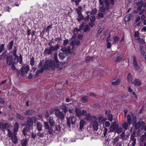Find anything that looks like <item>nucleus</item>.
Listing matches in <instances>:
<instances>
[{
  "mask_svg": "<svg viewBox=\"0 0 146 146\" xmlns=\"http://www.w3.org/2000/svg\"><path fill=\"white\" fill-rule=\"evenodd\" d=\"M80 41L78 40H74L72 41L71 43H70V46L71 45L72 46V50H73L74 48V46L76 45V46H78L80 44Z\"/></svg>",
  "mask_w": 146,
  "mask_h": 146,
  "instance_id": "nucleus-17",
  "label": "nucleus"
},
{
  "mask_svg": "<svg viewBox=\"0 0 146 146\" xmlns=\"http://www.w3.org/2000/svg\"><path fill=\"white\" fill-rule=\"evenodd\" d=\"M69 41L68 39H66L64 40L63 42V45L64 46H66L68 44Z\"/></svg>",
  "mask_w": 146,
  "mask_h": 146,
  "instance_id": "nucleus-51",
  "label": "nucleus"
},
{
  "mask_svg": "<svg viewBox=\"0 0 146 146\" xmlns=\"http://www.w3.org/2000/svg\"><path fill=\"white\" fill-rule=\"evenodd\" d=\"M44 124L45 128L47 132L50 135H53L54 131L53 129V126H49L48 123L46 122H44Z\"/></svg>",
  "mask_w": 146,
  "mask_h": 146,
  "instance_id": "nucleus-5",
  "label": "nucleus"
},
{
  "mask_svg": "<svg viewBox=\"0 0 146 146\" xmlns=\"http://www.w3.org/2000/svg\"><path fill=\"white\" fill-rule=\"evenodd\" d=\"M131 14H128L126 15L125 17L124 20L125 22H128L130 19Z\"/></svg>",
  "mask_w": 146,
  "mask_h": 146,
  "instance_id": "nucleus-35",
  "label": "nucleus"
},
{
  "mask_svg": "<svg viewBox=\"0 0 146 146\" xmlns=\"http://www.w3.org/2000/svg\"><path fill=\"white\" fill-rule=\"evenodd\" d=\"M134 116L132 114L131 115L129 114H128L127 116V122H128L129 125H131L132 123L133 120V117Z\"/></svg>",
  "mask_w": 146,
  "mask_h": 146,
  "instance_id": "nucleus-20",
  "label": "nucleus"
},
{
  "mask_svg": "<svg viewBox=\"0 0 146 146\" xmlns=\"http://www.w3.org/2000/svg\"><path fill=\"white\" fill-rule=\"evenodd\" d=\"M55 64V62L54 61L50 60L49 61L48 60H46L44 64V68L46 70H50L52 69L54 70L56 67Z\"/></svg>",
  "mask_w": 146,
  "mask_h": 146,
  "instance_id": "nucleus-4",
  "label": "nucleus"
},
{
  "mask_svg": "<svg viewBox=\"0 0 146 146\" xmlns=\"http://www.w3.org/2000/svg\"><path fill=\"white\" fill-rule=\"evenodd\" d=\"M55 113L56 116L58 117L60 119H63L64 118V116L62 113L58 109L55 110Z\"/></svg>",
  "mask_w": 146,
  "mask_h": 146,
  "instance_id": "nucleus-10",
  "label": "nucleus"
},
{
  "mask_svg": "<svg viewBox=\"0 0 146 146\" xmlns=\"http://www.w3.org/2000/svg\"><path fill=\"white\" fill-rule=\"evenodd\" d=\"M127 79L129 83H132V76L131 73H129L128 74Z\"/></svg>",
  "mask_w": 146,
  "mask_h": 146,
  "instance_id": "nucleus-28",
  "label": "nucleus"
},
{
  "mask_svg": "<svg viewBox=\"0 0 146 146\" xmlns=\"http://www.w3.org/2000/svg\"><path fill=\"white\" fill-rule=\"evenodd\" d=\"M54 133L57 134H59L60 132L61 131L60 127V125H55V129L54 130Z\"/></svg>",
  "mask_w": 146,
  "mask_h": 146,
  "instance_id": "nucleus-19",
  "label": "nucleus"
},
{
  "mask_svg": "<svg viewBox=\"0 0 146 146\" xmlns=\"http://www.w3.org/2000/svg\"><path fill=\"white\" fill-rule=\"evenodd\" d=\"M146 139V137L144 135H142L141 136L140 138V139L141 140L142 142H144L145 141V139Z\"/></svg>",
  "mask_w": 146,
  "mask_h": 146,
  "instance_id": "nucleus-52",
  "label": "nucleus"
},
{
  "mask_svg": "<svg viewBox=\"0 0 146 146\" xmlns=\"http://www.w3.org/2000/svg\"><path fill=\"white\" fill-rule=\"evenodd\" d=\"M11 134L10 136H8L11 138L13 142V143L15 144L16 143H17L18 139L16 136V133L15 132H14L13 133H11Z\"/></svg>",
  "mask_w": 146,
  "mask_h": 146,
  "instance_id": "nucleus-13",
  "label": "nucleus"
},
{
  "mask_svg": "<svg viewBox=\"0 0 146 146\" xmlns=\"http://www.w3.org/2000/svg\"><path fill=\"white\" fill-rule=\"evenodd\" d=\"M120 83V80L119 79L113 82L112 84L113 85L115 86H117Z\"/></svg>",
  "mask_w": 146,
  "mask_h": 146,
  "instance_id": "nucleus-45",
  "label": "nucleus"
},
{
  "mask_svg": "<svg viewBox=\"0 0 146 146\" xmlns=\"http://www.w3.org/2000/svg\"><path fill=\"white\" fill-rule=\"evenodd\" d=\"M132 84L135 86H140L141 85V82L138 79H135Z\"/></svg>",
  "mask_w": 146,
  "mask_h": 146,
  "instance_id": "nucleus-18",
  "label": "nucleus"
},
{
  "mask_svg": "<svg viewBox=\"0 0 146 146\" xmlns=\"http://www.w3.org/2000/svg\"><path fill=\"white\" fill-rule=\"evenodd\" d=\"M28 143V141L26 139H23L21 142V144L22 146H26Z\"/></svg>",
  "mask_w": 146,
  "mask_h": 146,
  "instance_id": "nucleus-30",
  "label": "nucleus"
},
{
  "mask_svg": "<svg viewBox=\"0 0 146 146\" xmlns=\"http://www.w3.org/2000/svg\"><path fill=\"white\" fill-rule=\"evenodd\" d=\"M61 109L64 111V112L66 113L67 111V108L65 106H63L61 107Z\"/></svg>",
  "mask_w": 146,
  "mask_h": 146,
  "instance_id": "nucleus-49",
  "label": "nucleus"
},
{
  "mask_svg": "<svg viewBox=\"0 0 146 146\" xmlns=\"http://www.w3.org/2000/svg\"><path fill=\"white\" fill-rule=\"evenodd\" d=\"M122 130V128L121 127H120L116 130V131L118 133H119L121 132Z\"/></svg>",
  "mask_w": 146,
  "mask_h": 146,
  "instance_id": "nucleus-64",
  "label": "nucleus"
},
{
  "mask_svg": "<svg viewBox=\"0 0 146 146\" xmlns=\"http://www.w3.org/2000/svg\"><path fill=\"white\" fill-rule=\"evenodd\" d=\"M134 36L136 38H138V39H140L139 37V33L138 31H136L135 32Z\"/></svg>",
  "mask_w": 146,
  "mask_h": 146,
  "instance_id": "nucleus-54",
  "label": "nucleus"
},
{
  "mask_svg": "<svg viewBox=\"0 0 146 146\" xmlns=\"http://www.w3.org/2000/svg\"><path fill=\"white\" fill-rule=\"evenodd\" d=\"M89 26H90L91 27H93L95 25V23L94 22H89L88 23V25Z\"/></svg>",
  "mask_w": 146,
  "mask_h": 146,
  "instance_id": "nucleus-59",
  "label": "nucleus"
},
{
  "mask_svg": "<svg viewBox=\"0 0 146 146\" xmlns=\"http://www.w3.org/2000/svg\"><path fill=\"white\" fill-rule=\"evenodd\" d=\"M81 1V0H76L74 2L75 3V4L76 5V6H78L79 9H82L83 8L82 6L79 5V3Z\"/></svg>",
  "mask_w": 146,
  "mask_h": 146,
  "instance_id": "nucleus-32",
  "label": "nucleus"
},
{
  "mask_svg": "<svg viewBox=\"0 0 146 146\" xmlns=\"http://www.w3.org/2000/svg\"><path fill=\"white\" fill-rule=\"evenodd\" d=\"M79 28L81 30H83L84 32H86L88 31H90V28L88 25L84 26V23H82L81 25L79 26Z\"/></svg>",
  "mask_w": 146,
  "mask_h": 146,
  "instance_id": "nucleus-9",
  "label": "nucleus"
},
{
  "mask_svg": "<svg viewBox=\"0 0 146 146\" xmlns=\"http://www.w3.org/2000/svg\"><path fill=\"white\" fill-rule=\"evenodd\" d=\"M95 17L94 16L92 15L90 18V21L91 22H94L95 20Z\"/></svg>",
  "mask_w": 146,
  "mask_h": 146,
  "instance_id": "nucleus-57",
  "label": "nucleus"
},
{
  "mask_svg": "<svg viewBox=\"0 0 146 146\" xmlns=\"http://www.w3.org/2000/svg\"><path fill=\"white\" fill-rule=\"evenodd\" d=\"M76 115L78 117H81L82 111L78 108H76L75 109Z\"/></svg>",
  "mask_w": 146,
  "mask_h": 146,
  "instance_id": "nucleus-26",
  "label": "nucleus"
},
{
  "mask_svg": "<svg viewBox=\"0 0 146 146\" xmlns=\"http://www.w3.org/2000/svg\"><path fill=\"white\" fill-rule=\"evenodd\" d=\"M76 118L74 116L71 118H67V123L70 128L71 127L70 125L72 124L73 125L75 124Z\"/></svg>",
  "mask_w": 146,
  "mask_h": 146,
  "instance_id": "nucleus-8",
  "label": "nucleus"
},
{
  "mask_svg": "<svg viewBox=\"0 0 146 146\" xmlns=\"http://www.w3.org/2000/svg\"><path fill=\"white\" fill-rule=\"evenodd\" d=\"M108 117L109 121H112L113 117L112 115L110 113L108 114Z\"/></svg>",
  "mask_w": 146,
  "mask_h": 146,
  "instance_id": "nucleus-47",
  "label": "nucleus"
},
{
  "mask_svg": "<svg viewBox=\"0 0 146 146\" xmlns=\"http://www.w3.org/2000/svg\"><path fill=\"white\" fill-rule=\"evenodd\" d=\"M16 64V62H15V61L11 64V68L12 70H16L17 69H16L15 65Z\"/></svg>",
  "mask_w": 146,
  "mask_h": 146,
  "instance_id": "nucleus-50",
  "label": "nucleus"
},
{
  "mask_svg": "<svg viewBox=\"0 0 146 146\" xmlns=\"http://www.w3.org/2000/svg\"><path fill=\"white\" fill-rule=\"evenodd\" d=\"M137 117L135 116L133 117V120L132 124L133 126H135V127L136 129H139L140 128L141 129H143L144 127L145 123L143 121L141 122H138L136 123Z\"/></svg>",
  "mask_w": 146,
  "mask_h": 146,
  "instance_id": "nucleus-1",
  "label": "nucleus"
},
{
  "mask_svg": "<svg viewBox=\"0 0 146 146\" xmlns=\"http://www.w3.org/2000/svg\"><path fill=\"white\" fill-rule=\"evenodd\" d=\"M113 39L114 40L113 41V44H116L119 40V38L117 36H113Z\"/></svg>",
  "mask_w": 146,
  "mask_h": 146,
  "instance_id": "nucleus-43",
  "label": "nucleus"
},
{
  "mask_svg": "<svg viewBox=\"0 0 146 146\" xmlns=\"http://www.w3.org/2000/svg\"><path fill=\"white\" fill-rule=\"evenodd\" d=\"M130 125L127 122H125L122 125V127L125 130H126L128 129L129 126Z\"/></svg>",
  "mask_w": 146,
  "mask_h": 146,
  "instance_id": "nucleus-25",
  "label": "nucleus"
},
{
  "mask_svg": "<svg viewBox=\"0 0 146 146\" xmlns=\"http://www.w3.org/2000/svg\"><path fill=\"white\" fill-rule=\"evenodd\" d=\"M119 137L117 136L115 139L114 140L113 142V144L114 145L117 144L119 142Z\"/></svg>",
  "mask_w": 146,
  "mask_h": 146,
  "instance_id": "nucleus-39",
  "label": "nucleus"
},
{
  "mask_svg": "<svg viewBox=\"0 0 146 146\" xmlns=\"http://www.w3.org/2000/svg\"><path fill=\"white\" fill-rule=\"evenodd\" d=\"M17 117L18 119L21 121L25 119V117L23 116L18 113L17 114Z\"/></svg>",
  "mask_w": 146,
  "mask_h": 146,
  "instance_id": "nucleus-40",
  "label": "nucleus"
},
{
  "mask_svg": "<svg viewBox=\"0 0 146 146\" xmlns=\"http://www.w3.org/2000/svg\"><path fill=\"white\" fill-rule=\"evenodd\" d=\"M68 111L70 113H72L74 112V110L72 107H70L68 108Z\"/></svg>",
  "mask_w": 146,
  "mask_h": 146,
  "instance_id": "nucleus-55",
  "label": "nucleus"
},
{
  "mask_svg": "<svg viewBox=\"0 0 146 146\" xmlns=\"http://www.w3.org/2000/svg\"><path fill=\"white\" fill-rule=\"evenodd\" d=\"M60 46V45L58 44H57L55 46L51 45V46L49 48H46L45 49L44 52V54L45 55H48L51 54L52 51L56 50L59 48Z\"/></svg>",
  "mask_w": 146,
  "mask_h": 146,
  "instance_id": "nucleus-3",
  "label": "nucleus"
},
{
  "mask_svg": "<svg viewBox=\"0 0 146 146\" xmlns=\"http://www.w3.org/2000/svg\"><path fill=\"white\" fill-rule=\"evenodd\" d=\"M13 44V40L11 41L8 44L7 47L9 50H10L12 49Z\"/></svg>",
  "mask_w": 146,
  "mask_h": 146,
  "instance_id": "nucleus-27",
  "label": "nucleus"
},
{
  "mask_svg": "<svg viewBox=\"0 0 146 146\" xmlns=\"http://www.w3.org/2000/svg\"><path fill=\"white\" fill-rule=\"evenodd\" d=\"M93 60V58L88 56L86 57V62H90L92 61Z\"/></svg>",
  "mask_w": 146,
  "mask_h": 146,
  "instance_id": "nucleus-46",
  "label": "nucleus"
},
{
  "mask_svg": "<svg viewBox=\"0 0 146 146\" xmlns=\"http://www.w3.org/2000/svg\"><path fill=\"white\" fill-rule=\"evenodd\" d=\"M36 118L35 117H28L27 119V121L25 124H23L22 125V126H26L28 129H31L33 125L34 121H35Z\"/></svg>",
  "mask_w": 146,
  "mask_h": 146,
  "instance_id": "nucleus-2",
  "label": "nucleus"
},
{
  "mask_svg": "<svg viewBox=\"0 0 146 146\" xmlns=\"http://www.w3.org/2000/svg\"><path fill=\"white\" fill-rule=\"evenodd\" d=\"M31 129H28L26 126L24 128L22 131L23 134L25 135L27 134V132L28 131H29Z\"/></svg>",
  "mask_w": 146,
  "mask_h": 146,
  "instance_id": "nucleus-34",
  "label": "nucleus"
},
{
  "mask_svg": "<svg viewBox=\"0 0 146 146\" xmlns=\"http://www.w3.org/2000/svg\"><path fill=\"white\" fill-rule=\"evenodd\" d=\"M105 125L106 127H108L110 126V124L109 122L108 121H106L105 122Z\"/></svg>",
  "mask_w": 146,
  "mask_h": 146,
  "instance_id": "nucleus-61",
  "label": "nucleus"
},
{
  "mask_svg": "<svg viewBox=\"0 0 146 146\" xmlns=\"http://www.w3.org/2000/svg\"><path fill=\"white\" fill-rule=\"evenodd\" d=\"M143 3H141L137 2L136 3V5L138 6L137 9H141L142 7H143Z\"/></svg>",
  "mask_w": 146,
  "mask_h": 146,
  "instance_id": "nucleus-41",
  "label": "nucleus"
},
{
  "mask_svg": "<svg viewBox=\"0 0 146 146\" xmlns=\"http://www.w3.org/2000/svg\"><path fill=\"white\" fill-rule=\"evenodd\" d=\"M29 66H23L21 68V75L22 76L24 75L25 74H27L29 70Z\"/></svg>",
  "mask_w": 146,
  "mask_h": 146,
  "instance_id": "nucleus-12",
  "label": "nucleus"
},
{
  "mask_svg": "<svg viewBox=\"0 0 146 146\" xmlns=\"http://www.w3.org/2000/svg\"><path fill=\"white\" fill-rule=\"evenodd\" d=\"M7 52V51H4L1 55V56L3 58H4L5 57Z\"/></svg>",
  "mask_w": 146,
  "mask_h": 146,
  "instance_id": "nucleus-60",
  "label": "nucleus"
},
{
  "mask_svg": "<svg viewBox=\"0 0 146 146\" xmlns=\"http://www.w3.org/2000/svg\"><path fill=\"white\" fill-rule=\"evenodd\" d=\"M81 30H80V29L79 28V29H78L77 28H75L74 29V34H76V33H75L76 32V33L80 31Z\"/></svg>",
  "mask_w": 146,
  "mask_h": 146,
  "instance_id": "nucleus-62",
  "label": "nucleus"
},
{
  "mask_svg": "<svg viewBox=\"0 0 146 146\" xmlns=\"http://www.w3.org/2000/svg\"><path fill=\"white\" fill-rule=\"evenodd\" d=\"M80 10H76L77 13L78 15V18L77 19L79 21H80L83 19V17L81 14Z\"/></svg>",
  "mask_w": 146,
  "mask_h": 146,
  "instance_id": "nucleus-21",
  "label": "nucleus"
},
{
  "mask_svg": "<svg viewBox=\"0 0 146 146\" xmlns=\"http://www.w3.org/2000/svg\"><path fill=\"white\" fill-rule=\"evenodd\" d=\"M30 64L32 66H33L34 64V58L32 57L30 61Z\"/></svg>",
  "mask_w": 146,
  "mask_h": 146,
  "instance_id": "nucleus-53",
  "label": "nucleus"
},
{
  "mask_svg": "<svg viewBox=\"0 0 146 146\" xmlns=\"http://www.w3.org/2000/svg\"><path fill=\"white\" fill-rule=\"evenodd\" d=\"M118 127V126L111 125L110 127V131L111 132H113Z\"/></svg>",
  "mask_w": 146,
  "mask_h": 146,
  "instance_id": "nucleus-42",
  "label": "nucleus"
},
{
  "mask_svg": "<svg viewBox=\"0 0 146 146\" xmlns=\"http://www.w3.org/2000/svg\"><path fill=\"white\" fill-rule=\"evenodd\" d=\"M98 122L95 121L93 124V127L95 131H97L98 128Z\"/></svg>",
  "mask_w": 146,
  "mask_h": 146,
  "instance_id": "nucleus-29",
  "label": "nucleus"
},
{
  "mask_svg": "<svg viewBox=\"0 0 146 146\" xmlns=\"http://www.w3.org/2000/svg\"><path fill=\"white\" fill-rule=\"evenodd\" d=\"M54 60L55 62V66L56 68H58L60 65L59 63V61L57 58V54L56 53H55L54 55Z\"/></svg>",
  "mask_w": 146,
  "mask_h": 146,
  "instance_id": "nucleus-16",
  "label": "nucleus"
},
{
  "mask_svg": "<svg viewBox=\"0 0 146 146\" xmlns=\"http://www.w3.org/2000/svg\"><path fill=\"white\" fill-rule=\"evenodd\" d=\"M19 128V124L17 122H16L14 125V132H17Z\"/></svg>",
  "mask_w": 146,
  "mask_h": 146,
  "instance_id": "nucleus-33",
  "label": "nucleus"
},
{
  "mask_svg": "<svg viewBox=\"0 0 146 146\" xmlns=\"http://www.w3.org/2000/svg\"><path fill=\"white\" fill-rule=\"evenodd\" d=\"M48 133L45 131H44L42 133L40 132H38L37 133V135L39 137H44Z\"/></svg>",
  "mask_w": 146,
  "mask_h": 146,
  "instance_id": "nucleus-24",
  "label": "nucleus"
},
{
  "mask_svg": "<svg viewBox=\"0 0 146 146\" xmlns=\"http://www.w3.org/2000/svg\"><path fill=\"white\" fill-rule=\"evenodd\" d=\"M5 44H2L0 45V53H1L4 49Z\"/></svg>",
  "mask_w": 146,
  "mask_h": 146,
  "instance_id": "nucleus-48",
  "label": "nucleus"
},
{
  "mask_svg": "<svg viewBox=\"0 0 146 146\" xmlns=\"http://www.w3.org/2000/svg\"><path fill=\"white\" fill-rule=\"evenodd\" d=\"M35 111L32 110H29L27 111L25 114L26 115H31L34 113Z\"/></svg>",
  "mask_w": 146,
  "mask_h": 146,
  "instance_id": "nucleus-31",
  "label": "nucleus"
},
{
  "mask_svg": "<svg viewBox=\"0 0 146 146\" xmlns=\"http://www.w3.org/2000/svg\"><path fill=\"white\" fill-rule=\"evenodd\" d=\"M70 49L69 47L67 48H62L61 49V51L63 52L64 53H66V54L68 55L70 53V50H72Z\"/></svg>",
  "mask_w": 146,
  "mask_h": 146,
  "instance_id": "nucleus-22",
  "label": "nucleus"
},
{
  "mask_svg": "<svg viewBox=\"0 0 146 146\" xmlns=\"http://www.w3.org/2000/svg\"><path fill=\"white\" fill-rule=\"evenodd\" d=\"M3 130L5 129L7 130L8 132L7 135L8 136H10L12 132L11 131V130L12 129V127L9 125L7 123H5L4 124L3 123V126L2 129Z\"/></svg>",
  "mask_w": 146,
  "mask_h": 146,
  "instance_id": "nucleus-7",
  "label": "nucleus"
},
{
  "mask_svg": "<svg viewBox=\"0 0 146 146\" xmlns=\"http://www.w3.org/2000/svg\"><path fill=\"white\" fill-rule=\"evenodd\" d=\"M36 127L38 131H40L42 130V125L40 123L38 122L36 124Z\"/></svg>",
  "mask_w": 146,
  "mask_h": 146,
  "instance_id": "nucleus-37",
  "label": "nucleus"
},
{
  "mask_svg": "<svg viewBox=\"0 0 146 146\" xmlns=\"http://www.w3.org/2000/svg\"><path fill=\"white\" fill-rule=\"evenodd\" d=\"M40 73V70H37L35 74L34 75V77L35 78H36L38 75Z\"/></svg>",
  "mask_w": 146,
  "mask_h": 146,
  "instance_id": "nucleus-63",
  "label": "nucleus"
},
{
  "mask_svg": "<svg viewBox=\"0 0 146 146\" xmlns=\"http://www.w3.org/2000/svg\"><path fill=\"white\" fill-rule=\"evenodd\" d=\"M49 123L50 126H54L55 124V122L53 120V118L52 117H50L48 119Z\"/></svg>",
  "mask_w": 146,
  "mask_h": 146,
  "instance_id": "nucleus-23",
  "label": "nucleus"
},
{
  "mask_svg": "<svg viewBox=\"0 0 146 146\" xmlns=\"http://www.w3.org/2000/svg\"><path fill=\"white\" fill-rule=\"evenodd\" d=\"M85 123V122L83 120H81L80 122V129L81 130L83 128L84 124Z\"/></svg>",
  "mask_w": 146,
  "mask_h": 146,
  "instance_id": "nucleus-38",
  "label": "nucleus"
},
{
  "mask_svg": "<svg viewBox=\"0 0 146 146\" xmlns=\"http://www.w3.org/2000/svg\"><path fill=\"white\" fill-rule=\"evenodd\" d=\"M103 116H100L99 118L98 122L100 123H101L103 121Z\"/></svg>",
  "mask_w": 146,
  "mask_h": 146,
  "instance_id": "nucleus-56",
  "label": "nucleus"
},
{
  "mask_svg": "<svg viewBox=\"0 0 146 146\" xmlns=\"http://www.w3.org/2000/svg\"><path fill=\"white\" fill-rule=\"evenodd\" d=\"M135 132H133L131 135L130 143H131V146H135L136 143V139L135 138Z\"/></svg>",
  "mask_w": 146,
  "mask_h": 146,
  "instance_id": "nucleus-11",
  "label": "nucleus"
},
{
  "mask_svg": "<svg viewBox=\"0 0 146 146\" xmlns=\"http://www.w3.org/2000/svg\"><path fill=\"white\" fill-rule=\"evenodd\" d=\"M123 58V56L122 55H120L116 57L115 60V62H119Z\"/></svg>",
  "mask_w": 146,
  "mask_h": 146,
  "instance_id": "nucleus-36",
  "label": "nucleus"
},
{
  "mask_svg": "<svg viewBox=\"0 0 146 146\" xmlns=\"http://www.w3.org/2000/svg\"><path fill=\"white\" fill-rule=\"evenodd\" d=\"M13 61V57L12 56L9 55L7 56L6 62L8 65L9 66L11 65V64L14 62Z\"/></svg>",
  "mask_w": 146,
  "mask_h": 146,
  "instance_id": "nucleus-15",
  "label": "nucleus"
},
{
  "mask_svg": "<svg viewBox=\"0 0 146 146\" xmlns=\"http://www.w3.org/2000/svg\"><path fill=\"white\" fill-rule=\"evenodd\" d=\"M59 57L61 59L63 60L64 58L63 54L62 52H60L58 54Z\"/></svg>",
  "mask_w": 146,
  "mask_h": 146,
  "instance_id": "nucleus-58",
  "label": "nucleus"
},
{
  "mask_svg": "<svg viewBox=\"0 0 146 146\" xmlns=\"http://www.w3.org/2000/svg\"><path fill=\"white\" fill-rule=\"evenodd\" d=\"M81 116H85V119L87 120H88L90 119V116L89 113L87 114L86 111L84 110H83L81 111Z\"/></svg>",
  "mask_w": 146,
  "mask_h": 146,
  "instance_id": "nucleus-14",
  "label": "nucleus"
},
{
  "mask_svg": "<svg viewBox=\"0 0 146 146\" xmlns=\"http://www.w3.org/2000/svg\"><path fill=\"white\" fill-rule=\"evenodd\" d=\"M133 64L135 69L138 71L141 72L142 70L139 65L137 62L136 57L133 56Z\"/></svg>",
  "mask_w": 146,
  "mask_h": 146,
  "instance_id": "nucleus-6",
  "label": "nucleus"
},
{
  "mask_svg": "<svg viewBox=\"0 0 146 146\" xmlns=\"http://www.w3.org/2000/svg\"><path fill=\"white\" fill-rule=\"evenodd\" d=\"M81 99L82 102L83 103L86 102L88 101V98L86 96H84Z\"/></svg>",
  "mask_w": 146,
  "mask_h": 146,
  "instance_id": "nucleus-44",
  "label": "nucleus"
}]
</instances>
